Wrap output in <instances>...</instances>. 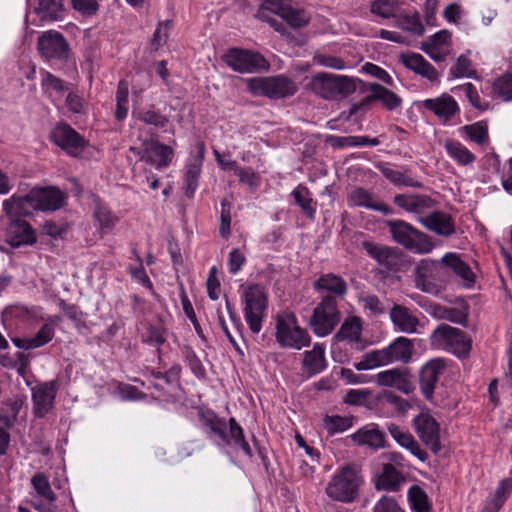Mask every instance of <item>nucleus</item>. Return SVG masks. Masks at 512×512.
I'll return each instance as SVG.
<instances>
[{
    "label": "nucleus",
    "instance_id": "nucleus-14",
    "mask_svg": "<svg viewBox=\"0 0 512 512\" xmlns=\"http://www.w3.org/2000/svg\"><path fill=\"white\" fill-rule=\"evenodd\" d=\"M31 206L34 210L43 212L60 209L65 201V194L55 188H33L29 191Z\"/></svg>",
    "mask_w": 512,
    "mask_h": 512
},
{
    "label": "nucleus",
    "instance_id": "nucleus-45",
    "mask_svg": "<svg viewBox=\"0 0 512 512\" xmlns=\"http://www.w3.org/2000/svg\"><path fill=\"white\" fill-rule=\"evenodd\" d=\"M63 10L61 0H38L35 11L41 20L54 21L60 18Z\"/></svg>",
    "mask_w": 512,
    "mask_h": 512
},
{
    "label": "nucleus",
    "instance_id": "nucleus-53",
    "mask_svg": "<svg viewBox=\"0 0 512 512\" xmlns=\"http://www.w3.org/2000/svg\"><path fill=\"white\" fill-rule=\"evenodd\" d=\"M129 85L126 81H120L116 92V111L115 117L123 120L128 115L129 110Z\"/></svg>",
    "mask_w": 512,
    "mask_h": 512
},
{
    "label": "nucleus",
    "instance_id": "nucleus-1",
    "mask_svg": "<svg viewBox=\"0 0 512 512\" xmlns=\"http://www.w3.org/2000/svg\"><path fill=\"white\" fill-rule=\"evenodd\" d=\"M358 79L347 75L319 72L309 78L308 87L325 100H340L353 94Z\"/></svg>",
    "mask_w": 512,
    "mask_h": 512
},
{
    "label": "nucleus",
    "instance_id": "nucleus-23",
    "mask_svg": "<svg viewBox=\"0 0 512 512\" xmlns=\"http://www.w3.org/2000/svg\"><path fill=\"white\" fill-rule=\"evenodd\" d=\"M31 485L37 497L46 502L35 504L34 508L38 512H56L53 503L57 500V496L51 488L49 478L44 473L37 472L31 478Z\"/></svg>",
    "mask_w": 512,
    "mask_h": 512
},
{
    "label": "nucleus",
    "instance_id": "nucleus-46",
    "mask_svg": "<svg viewBox=\"0 0 512 512\" xmlns=\"http://www.w3.org/2000/svg\"><path fill=\"white\" fill-rule=\"evenodd\" d=\"M400 6L395 0H373L370 4V12L382 19L398 17Z\"/></svg>",
    "mask_w": 512,
    "mask_h": 512
},
{
    "label": "nucleus",
    "instance_id": "nucleus-7",
    "mask_svg": "<svg viewBox=\"0 0 512 512\" xmlns=\"http://www.w3.org/2000/svg\"><path fill=\"white\" fill-rule=\"evenodd\" d=\"M244 317L250 330L258 334L267 309V297L264 288L258 284L248 286L243 292Z\"/></svg>",
    "mask_w": 512,
    "mask_h": 512
},
{
    "label": "nucleus",
    "instance_id": "nucleus-34",
    "mask_svg": "<svg viewBox=\"0 0 512 512\" xmlns=\"http://www.w3.org/2000/svg\"><path fill=\"white\" fill-rule=\"evenodd\" d=\"M390 319L394 326L403 333H415L419 325L418 318L401 305L393 306L390 311Z\"/></svg>",
    "mask_w": 512,
    "mask_h": 512
},
{
    "label": "nucleus",
    "instance_id": "nucleus-4",
    "mask_svg": "<svg viewBox=\"0 0 512 512\" xmlns=\"http://www.w3.org/2000/svg\"><path fill=\"white\" fill-rule=\"evenodd\" d=\"M203 422L204 425L210 429V437L218 446L234 444L246 455H252L251 448L245 441L243 429L238 425L234 418H230L229 420V432H227L226 422L218 418L212 412H208L203 416Z\"/></svg>",
    "mask_w": 512,
    "mask_h": 512
},
{
    "label": "nucleus",
    "instance_id": "nucleus-18",
    "mask_svg": "<svg viewBox=\"0 0 512 512\" xmlns=\"http://www.w3.org/2000/svg\"><path fill=\"white\" fill-rule=\"evenodd\" d=\"M130 151L136 153V148L131 147ZM137 155H139L142 160L155 165L157 168H162L169 165L174 152L168 145L158 141H149L143 144L142 151H137Z\"/></svg>",
    "mask_w": 512,
    "mask_h": 512
},
{
    "label": "nucleus",
    "instance_id": "nucleus-41",
    "mask_svg": "<svg viewBox=\"0 0 512 512\" xmlns=\"http://www.w3.org/2000/svg\"><path fill=\"white\" fill-rule=\"evenodd\" d=\"M315 288L318 291H327L342 297L347 291L346 282L335 274L322 275L315 283Z\"/></svg>",
    "mask_w": 512,
    "mask_h": 512
},
{
    "label": "nucleus",
    "instance_id": "nucleus-48",
    "mask_svg": "<svg viewBox=\"0 0 512 512\" xmlns=\"http://www.w3.org/2000/svg\"><path fill=\"white\" fill-rule=\"evenodd\" d=\"M362 246L368 255L380 264L388 265L394 258V250L385 245L377 244L371 241H364Z\"/></svg>",
    "mask_w": 512,
    "mask_h": 512
},
{
    "label": "nucleus",
    "instance_id": "nucleus-52",
    "mask_svg": "<svg viewBox=\"0 0 512 512\" xmlns=\"http://www.w3.org/2000/svg\"><path fill=\"white\" fill-rule=\"evenodd\" d=\"M397 26L418 36L423 35L425 32L424 25L422 24L420 15L417 12L399 15Z\"/></svg>",
    "mask_w": 512,
    "mask_h": 512
},
{
    "label": "nucleus",
    "instance_id": "nucleus-32",
    "mask_svg": "<svg viewBox=\"0 0 512 512\" xmlns=\"http://www.w3.org/2000/svg\"><path fill=\"white\" fill-rule=\"evenodd\" d=\"M2 210L11 221L19 220V217L29 216L33 207L29 198V192L25 196L13 194L2 202Z\"/></svg>",
    "mask_w": 512,
    "mask_h": 512
},
{
    "label": "nucleus",
    "instance_id": "nucleus-30",
    "mask_svg": "<svg viewBox=\"0 0 512 512\" xmlns=\"http://www.w3.org/2000/svg\"><path fill=\"white\" fill-rule=\"evenodd\" d=\"M389 364L394 362L408 363L412 359L413 341L400 336L384 348Z\"/></svg>",
    "mask_w": 512,
    "mask_h": 512
},
{
    "label": "nucleus",
    "instance_id": "nucleus-27",
    "mask_svg": "<svg viewBox=\"0 0 512 512\" xmlns=\"http://www.w3.org/2000/svg\"><path fill=\"white\" fill-rule=\"evenodd\" d=\"M347 201L350 207H363L379 211L384 215L392 213V210L388 206L378 201L371 192L363 188L353 189L349 193Z\"/></svg>",
    "mask_w": 512,
    "mask_h": 512
},
{
    "label": "nucleus",
    "instance_id": "nucleus-25",
    "mask_svg": "<svg viewBox=\"0 0 512 512\" xmlns=\"http://www.w3.org/2000/svg\"><path fill=\"white\" fill-rule=\"evenodd\" d=\"M37 240L34 229L24 220H12L6 230V242L12 247L33 245Z\"/></svg>",
    "mask_w": 512,
    "mask_h": 512
},
{
    "label": "nucleus",
    "instance_id": "nucleus-40",
    "mask_svg": "<svg viewBox=\"0 0 512 512\" xmlns=\"http://www.w3.org/2000/svg\"><path fill=\"white\" fill-rule=\"evenodd\" d=\"M369 90L371 92V99L380 101L388 110H394L402 103L401 98L396 93L378 83L370 84Z\"/></svg>",
    "mask_w": 512,
    "mask_h": 512
},
{
    "label": "nucleus",
    "instance_id": "nucleus-39",
    "mask_svg": "<svg viewBox=\"0 0 512 512\" xmlns=\"http://www.w3.org/2000/svg\"><path fill=\"white\" fill-rule=\"evenodd\" d=\"M512 491V479L505 478L500 481L494 494L486 501L485 512H498L505 503L508 495Z\"/></svg>",
    "mask_w": 512,
    "mask_h": 512
},
{
    "label": "nucleus",
    "instance_id": "nucleus-57",
    "mask_svg": "<svg viewBox=\"0 0 512 512\" xmlns=\"http://www.w3.org/2000/svg\"><path fill=\"white\" fill-rule=\"evenodd\" d=\"M452 92L458 96L464 95L473 107L482 108L478 91L472 83L467 82L456 86L452 88Z\"/></svg>",
    "mask_w": 512,
    "mask_h": 512
},
{
    "label": "nucleus",
    "instance_id": "nucleus-26",
    "mask_svg": "<svg viewBox=\"0 0 512 512\" xmlns=\"http://www.w3.org/2000/svg\"><path fill=\"white\" fill-rule=\"evenodd\" d=\"M56 391V381L46 382L32 389L34 413L36 416L43 417L48 413L53 406Z\"/></svg>",
    "mask_w": 512,
    "mask_h": 512
},
{
    "label": "nucleus",
    "instance_id": "nucleus-36",
    "mask_svg": "<svg viewBox=\"0 0 512 512\" xmlns=\"http://www.w3.org/2000/svg\"><path fill=\"white\" fill-rule=\"evenodd\" d=\"M350 437L356 444L373 449H379L384 446V434L374 426L362 427Z\"/></svg>",
    "mask_w": 512,
    "mask_h": 512
},
{
    "label": "nucleus",
    "instance_id": "nucleus-33",
    "mask_svg": "<svg viewBox=\"0 0 512 512\" xmlns=\"http://www.w3.org/2000/svg\"><path fill=\"white\" fill-rule=\"evenodd\" d=\"M55 335L53 323H45L40 330L32 337L13 338V344L20 349L29 350L40 348L49 343Z\"/></svg>",
    "mask_w": 512,
    "mask_h": 512
},
{
    "label": "nucleus",
    "instance_id": "nucleus-64",
    "mask_svg": "<svg viewBox=\"0 0 512 512\" xmlns=\"http://www.w3.org/2000/svg\"><path fill=\"white\" fill-rule=\"evenodd\" d=\"M373 512H405L398 502L389 496H382L374 505Z\"/></svg>",
    "mask_w": 512,
    "mask_h": 512
},
{
    "label": "nucleus",
    "instance_id": "nucleus-17",
    "mask_svg": "<svg viewBox=\"0 0 512 512\" xmlns=\"http://www.w3.org/2000/svg\"><path fill=\"white\" fill-rule=\"evenodd\" d=\"M206 147L203 142H198L190 153L186 164L185 183L187 196L191 197L198 188L199 177L205 157Z\"/></svg>",
    "mask_w": 512,
    "mask_h": 512
},
{
    "label": "nucleus",
    "instance_id": "nucleus-9",
    "mask_svg": "<svg viewBox=\"0 0 512 512\" xmlns=\"http://www.w3.org/2000/svg\"><path fill=\"white\" fill-rule=\"evenodd\" d=\"M433 341L458 357L468 356L471 350V339L462 330L445 324L434 331Z\"/></svg>",
    "mask_w": 512,
    "mask_h": 512
},
{
    "label": "nucleus",
    "instance_id": "nucleus-50",
    "mask_svg": "<svg viewBox=\"0 0 512 512\" xmlns=\"http://www.w3.org/2000/svg\"><path fill=\"white\" fill-rule=\"evenodd\" d=\"M40 75L42 90L49 97L52 98L53 94L62 96L66 92L67 88L60 78L54 76L48 71H41Z\"/></svg>",
    "mask_w": 512,
    "mask_h": 512
},
{
    "label": "nucleus",
    "instance_id": "nucleus-60",
    "mask_svg": "<svg viewBox=\"0 0 512 512\" xmlns=\"http://www.w3.org/2000/svg\"><path fill=\"white\" fill-rule=\"evenodd\" d=\"M450 74L454 78H471L475 72L471 67L470 59L465 55H461L458 57L456 64L451 68Z\"/></svg>",
    "mask_w": 512,
    "mask_h": 512
},
{
    "label": "nucleus",
    "instance_id": "nucleus-16",
    "mask_svg": "<svg viewBox=\"0 0 512 512\" xmlns=\"http://www.w3.org/2000/svg\"><path fill=\"white\" fill-rule=\"evenodd\" d=\"M420 49L432 60L442 62L452 51V34L444 29L430 36L421 43Z\"/></svg>",
    "mask_w": 512,
    "mask_h": 512
},
{
    "label": "nucleus",
    "instance_id": "nucleus-2",
    "mask_svg": "<svg viewBox=\"0 0 512 512\" xmlns=\"http://www.w3.org/2000/svg\"><path fill=\"white\" fill-rule=\"evenodd\" d=\"M362 482L359 471L354 466L345 465L334 472L325 493L333 501L351 503L357 498Z\"/></svg>",
    "mask_w": 512,
    "mask_h": 512
},
{
    "label": "nucleus",
    "instance_id": "nucleus-19",
    "mask_svg": "<svg viewBox=\"0 0 512 512\" xmlns=\"http://www.w3.org/2000/svg\"><path fill=\"white\" fill-rule=\"evenodd\" d=\"M394 203L406 212L413 214L421 224L422 219L429 215L434 206L431 198L416 194L396 195Z\"/></svg>",
    "mask_w": 512,
    "mask_h": 512
},
{
    "label": "nucleus",
    "instance_id": "nucleus-11",
    "mask_svg": "<svg viewBox=\"0 0 512 512\" xmlns=\"http://www.w3.org/2000/svg\"><path fill=\"white\" fill-rule=\"evenodd\" d=\"M413 428L419 439L434 454L442 450L440 425L428 411H423L414 417Z\"/></svg>",
    "mask_w": 512,
    "mask_h": 512
},
{
    "label": "nucleus",
    "instance_id": "nucleus-47",
    "mask_svg": "<svg viewBox=\"0 0 512 512\" xmlns=\"http://www.w3.org/2000/svg\"><path fill=\"white\" fill-rule=\"evenodd\" d=\"M462 135L476 144L483 146L489 143L488 128L482 122L465 125L460 129Z\"/></svg>",
    "mask_w": 512,
    "mask_h": 512
},
{
    "label": "nucleus",
    "instance_id": "nucleus-61",
    "mask_svg": "<svg viewBox=\"0 0 512 512\" xmlns=\"http://www.w3.org/2000/svg\"><path fill=\"white\" fill-rule=\"evenodd\" d=\"M138 118L148 125L163 128L168 123V118L153 108L139 112Z\"/></svg>",
    "mask_w": 512,
    "mask_h": 512
},
{
    "label": "nucleus",
    "instance_id": "nucleus-43",
    "mask_svg": "<svg viewBox=\"0 0 512 512\" xmlns=\"http://www.w3.org/2000/svg\"><path fill=\"white\" fill-rule=\"evenodd\" d=\"M362 332L361 319L356 316L348 317L341 325L336 337L339 340L356 342L360 339Z\"/></svg>",
    "mask_w": 512,
    "mask_h": 512
},
{
    "label": "nucleus",
    "instance_id": "nucleus-35",
    "mask_svg": "<svg viewBox=\"0 0 512 512\" xmlns=\"http://www.w3.org/2000/svg\"><path fill=\"white\" fill-rule=\"evenodd\" d=\"M405 482V477L391 463L383 465L381 474L376 482L377 490L397 492Z\"/></svg>",
    "mask_w": 512,
    "mask_h": 512
},
{
    "label": "nucleus",
    "instance_id": "nucleus-13",
    "mask_svg": "<svg viewBox=\"0 0 512 512\" xmlns=\"http://www.w3.org/2000/svg\"><path fill=\"white\" fill-rule=\"evenodd\" d=\"M441 268L440 261L420 260L415 267V286L423 292L437 294L439 292L437 281L440 279Z\"/></svg>",
    "mask_w": 512,
    "mask_h": 512
},
{
    "label": "nucleus",
    "instance_id": "nucleus-24",
    "mask_svg": "<svg viewBox=\"0 0 512 512\" xmlns=\"http://www.w3.org/2000/svg\"><path fill=\"white\" fill-rule=\"evenodd\" d=\"M399 61L410 71L426 78L430 82H437L439 73L434 66L428 62L421 54L415 52L402 53Z\"/></svg>",
    "mask_w": 512,
    "mask_h": 512
},
{
    "label": "nucleus",
    "instance_id": "nucleus-28",
    "mask_svg": "<svg viewBox=\"0 0 512 512\" xmlns=\"http://www.w3.org/2000/svg\"><path fill=\"white\" fill-rule=\"evenodd\" d=\"M423 107L445 121L451 119L459 111L457 102L448 94L424 100Z\"/></svg>",
    "mask_w": 512,
    "mask_h": 512
},
{
    "label": "nucleus",
    "instance_id": "nucleus-3",
    "mask_svg": "<svg viewBox=\"0 0 512 512\" xmlns=\"http://www.w3.org/2000/svg\"><path fill=\"white\" fill-rule=\"evenodd\" d=\"M275 339L282 348L294 350H301L311 343L308 331L299 325L296 315L291 311H283L276 315Z\"/></svg>",
    "mask_w": 512,
    "mask_h": 512
},
{
    "label": "nucleus",
    "instance_id": "nucleus-8",
    "mask_svg": "<svg viewBox=\"0 0 512 512\" xmlns=\"http://www.w3.org/2000/svg\"><path fill=\"white\" fill-rule=\"evenodd\" d=\"M340 321V313L334 297L327 296L315 307L310 320L313 332L319 337L329 335Z\"/></svg>",
    "mask_w": 512,
    "mask_h": 512
},
{
    "label": "nucleus",
    "instance_id": "nucleus-37",
    "mask_svg": "<svg viewBox=\"0 0 512 512\" xmlns=\"http://www.w3.org/2000/svg\"><path fill=\"white\" fill-rule=\"evenodd\" d=\"M303 368L309 375L318 374L326 368L325 349L322 345L317 344L304 353Z\"/></svg>",
    "mask_w": 512,
    "mask_h": 512
},
{
    "label": "nucleus",
    "instance_id": "nucleus-15",
    "mask_svg": "<svg viewBox=\"0 0 512 512\" xmlns=\"http://www.w3.org/2000/svg\"><path fill=\"white\" fill-rule=\"evenodd\" d=\"M50 138L71 156H78L85 147V140L67 124H58L52 130Z\"/></svg>",
    "mask_w": 512,
    "mask_h": 512
},
{
    "label": "nucleus",
    "instance_id": "nucleus-49",
    "mask_svg": "<svg viewBox=\"0 0 512 512\" xmlns=\"http://www.w3.org/2000/svg\"><path fill=\"white\" fill-rule=\"evenodd\" d=\"M433 314L439 319L447 320L456 324H465L468 316L467 309L465 307L454 308L436 306Z\"/></svg>",
    "mask_w": 512,
    "mask_h": 512
},
{
    "label": "nucleus",
    "instance_id": "nucleus-6",
    "mask_svg": "<svg viewBox=\"0 0 512 512\" xmlns=\"http://www.w3.org/2000/svg\"><path fill=\"white\" fill-rule=\"evenodd\" d=\"M247 86L252 94L272 99L292 96L297 91L296 83L284 75L250 78Z\"/></svg>",
    "mask_w": 512,
    "mask_h": 512
},
{
    "label": "nucleus",
    "instance_id": "nucleus-56",
    "mask_svg": "<svg viewBox=\"0 0 512 512\" xmlns=\"http://www.w3.org/2000/svg\"><path fill=\"white\" fill-rule=\"evenodd\" d=\"M493 92L505 101L512 100V70L507 71L494 82Z\"/></svg>",
    "mask_w": 512,
    "mask_h": 512
},
{
    "label": "nucleus",
    "instance_id": "nucleus-59",
    "mask_svg": "<svg viewBox=\"0 0 512 512\" xmlns=\"http://www.w3.org/2000/svg\"><path fill=\"white\" fill-rule=\"evenodd\" d=\"M284 20L292 27L300 28L305 26L309 20V14L303 9H297L290 5Z\"/></svg>",
    "mask_w": 512,
    "mask_h": 512
},
{
    "label": "nucleus",
    "instance_id": "nucleus-12",
    "mask_svg": "<svg viewBox=\"0 0 512 512\" xmlns=\"http://www.w3.org/2000/svg\"><path fill=\"white\" fill-rule=\"evenodd\" d=\"M37 49L45 60H66L70 50L65 37L54 30L43 32L39 36Z\"/></svg>",
    "mask_w": 512,
    "mask_h": 512
},
{
    "label": "nucleus",
    "instance_id": "nucleus-42",
    "mask_svg": "<svg viewBox=\"0 0 512 512\" xmlns=\"http://www.w3.org/2000/svg\"><path fill=\"white\" fill-rule=\"evenodd\" d=\"M93 217L95 226L101 234H107L111 232L118 222V217L115 216L107 207L101 205H98L95 208Z\"/></svg>",
    "mask_w": 512,
    "mask_h": 512
},
{
    "label": "nucleus",
    "instance_id": "nucleus-31",
    "mask_svg": "<svg viewBox=\"0 0 512 512\" xmlns=\"http://www.w3.org/2000/svg\"><path fill=\"white\" fill-rule=\"evenodd\" d=\"M422 225L430 231L441 236H450L455 233V225L450 215L440 211H432L422 219Z\"/></svg>",
    "mask_w": 512,
    "mask_h": 512
},
{
    "label": "nucleus",
    "instance_id": "nucleus-58",
    "mask_svg": "<svg viewBox=\"0 0 512 512\" xmlns=\"http://www.w3.org/2000/svg\"><path fill=\"white\" fill-rule=\"evenodd\" d=\"M313 60L317 65H320V66H323L326 68H331V69H335V70H344L347 68L345 61L342 58H340L338 56H334V55H328V54H324V53H316L314 55Z\"/></svg>",
    "mask_w": 512,
    "mask_h": 512
},
{
    "label": "nucleus",
    "instance_id": "nucleus-44",
    "mask_svg": "<svg viewBox=\"0 0 512 512\" xmlns=\"http://www.w3.org/2000/svg\"><path fill=\"white\" fill-rule=\"evenodd\" d=\"M322 426L329 435L342 433L353 426V418L350 416L325 415Z\"/></svg>",
    "mask_w": 512,
    "mask_h": 512
},
{
    "label": "nucleus",
    "instance_id": "nucleus-10",
    "mask_svg": "<svg viewBox=\"0 0 512 512\" xmlns=\"http://www.w3.org/2000/svg\"><path fill=\"white\" fill-rule=\"evenodd\" d=\"M224 62L239 73H253L268 67L266 59L258 52L231 48L223 56Z\"/></svg>",
    "mask_w": 512,
    "mask_h": 512
},
{
    "label": "nucleus",
    "instance_id": "nucleus-22",
    "mask_svg": "<svg viewBox=\"0 0 512 512\" xmlns=\"http://www.w3.org/2000/svg\"><path fill=\"white\" fill-rule=\"evenodd\" d=\"M379 386L394 388L408 394L412 391L411 375L405 368H391L376 375Z\"/></svg>",
    "mask_w": 512,
    "mask_h": 512
},
{
    "label": "nucleus",
    "instance_id": "nucleus-20",
    "mask_svg": "<svg viewBox=\"0 0 512 512\" xmlns=\"http://www.w3.org/2000/svg\"><path fill=\"white\" fill-rule=\"evenodd\" d=\"M443 268L452 272L463 284L470 288L475 283V274L468 263H466L460 254L455 252H447L440 259Z\"/></svg>",
    "mask_w": 512,
    "mask_h": 512
},
{
    "label": "nucleus",
    "instance_id": "nucleus-62",
    "mask_svg": "<svg viewBox=\"0 0 512 512\" xmlns=\"http://www.w3.org/2000/svg\"><path fill=\"white\" fill-rule=\"evenodd\" d=\"M171 28H172V22L169 20L160 22L158 24V27H157V29L153 35V39H152V46L154 47V49L157 50L161 46L166 44V42L169 38V33H170Z\"/></svg>",
    "mask_w": 512,
    "mask_h": 512
},
{
    "label": "nucleus",
    "instance_id": "nucleus-51",
    "mask_svg": "<svg viewBox=\"0 0 512 512\" xmlns=\"http://www.w3.org/2000/svg\"><path fill=\"white\" fill-rule=\"evenodd\" d=\"M407 498L413 512H430L428 497L418 485L410 487Z\"/></svg>",
    "mask_w": 512,
    "mask_h": 512
},
{
    "label": "nucleus",
    "instance_id": "nucleus-21",
    "mask_svg": "<svg viewBox=\"0 0 512 512\" xmlns=\"http://www.w3.org/2000/svg\"><path fill=\"white\" fill-rule=\"evenodd\" d=\"M445 363L436 358L425 363L420 371V388L426 399H431L439 381L444 373Z\"/></svg>",
    "mask_w": 512,
    "mask_h": 512
},
{
    "label": "nucleus",
    "instance_id": "nucleus-54",
    "mask_svg": "<svg viewBox=\"0 0 512 512\" xmlns=\"http://www.w3.org/2000/svg\"><path fill=\"white\" fill-rule=\"evenodd\" d=\"M292 195L295 202L301 207L303 212L310 218H314L316 209L312 205V198L307 187L299 184L293 191Z\"/></svg>",
    "mask_w": 512,
    "mask_h": 512
},
{
    "label": "nucleus",
    "instance_id": "nucleus-55",
    "mask_svg": "<svg viewBox=\"0 0 512 512\" xmlns=\"http://www.w3.org/2000/svg\"><path fill=\"white\" fill-rule=\"evenodd\" d=\"M289 7L290 3L287 0H265L259 10V17L266 19V13L271 12L284 19Z\"/></svg>",
    "mask_w": 512,
    "mask_h": 512
},
{
    "label": "nucleus",
    "instance_id": "nucleus-5",
    "mask_svg": "<svg viewBox=\"0 0 512 512\" xmlns=\"http://www.w3.org/2000/svg\"><path fill=\"white\" fill-rule=\"evenodd\" d=\"M387 225L393 239L406 249L417 254H427L434 249V243L430 237L412 225L402 220H391Z\"/></svg>",
    "mask_w": 512,
    "mask_h": 512
},
{
    "label": "nucleus",
    "instance_id": "nucleus-29",
    "mask_svg": "<svg viewBox=\"0 0 512 512\" xmlns=\"http://www.w3.org/2000/svg\"><path fill=\"white\" fill-rule=\"evenodd\" d=\"M388 431L392 438L403 448L408 450L413 456L421 462L428 459V454L421 448L420 444L415 440L414 436L401 427L391 424Z\"/></svg>",
    "mask_w": 512,
    "mask_h": 512
},
{
    "label": "nucleus",
    "instance_id": "nucleus-38",
    "mask_svg": "<svg viewBox=\"0 0 512 512\" xmlns=\"http://www.w3.org/2000/svg\"><path fill=\"white\" fill-rule=\"evenodd\" d=\"M444 148L450 158L458 165L468 166L475 162L476 156L461 142L457 140L445 141Z\"/></svg>",
    "mask_w": 512,
    "mask_h": 512
},
{
    "label": "nucleus",
    "instance_id": "nucleus-63",
    "mask_svg": "<svg viewBox=\"0 0 512 512\" xmlns=\"http://www.w3.org/2000/svg\"><path fill=\"white\" fill-rule=\"evenodd\" d=\"M234 171L238 175L239 181L248 185L251 189H257L260 186V176L251 168H241L237 166Z\"/></svg>",
    "mask_w": 512,
    "mask_h": 512
}]
</instances>
